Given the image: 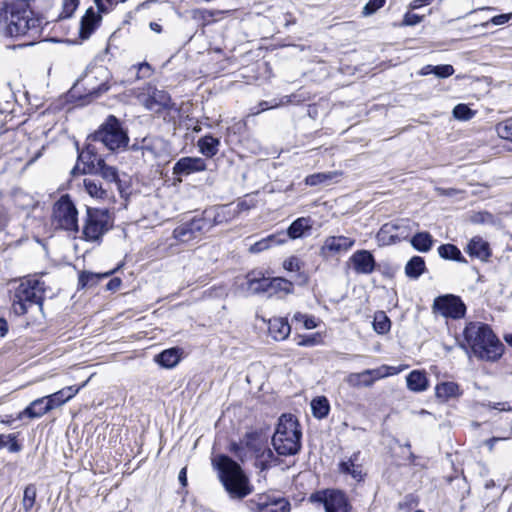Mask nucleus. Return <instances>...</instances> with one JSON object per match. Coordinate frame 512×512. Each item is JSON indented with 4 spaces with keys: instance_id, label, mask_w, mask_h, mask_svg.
<instances>
[{
    "instance_id": "obj_13",
    "label": "nucleus",
    "mask_w": 512,
    "mask_h": 512,
    "mask_svg": "<svg viewBox=\"0 0 512 512\" xmlns=\"http://www.w3.org/2000/svg\"><path fill=\"white\" fill-rule=\"evenodd\" d=\"M208 226L209 224L205 223L201 216H196L177 226L173 231V237L182 243H187L208 232Z\"/></svg>"
},
{
    "instance_id": "obj_51",
    "label": "nucleus",
    "mask_w": 512,
    "mask_h": 512,
    "mask_svg": "<svg viewBox=\"0 0 512 512\" xmlns=\"http://www.w3.org/2000/svg\"><path fill=\"white\" fill-rule=\"evenodd\" d=\"M385 0H369L363 7L362 14L370 16L385 5Z\"/></svg>"
},
{
    "instance_id": "obj_23",
    "label": "nucleus",
    "mask_w": 512,
    "mask_h": 512,
    "mask_svg": "<svg viewBox=\"0 0 512 512\" xmlns=\"http://www.w3.org/2000/svg\"><path fill=\"white\" fill-rule=\"evenodd\" d=\"M101 21L100 14L96 13L92 7L88 8L80 23V37L88 39L95 31Z\"/></svg>"
},
{
    "instance_id": "obj_2",
    "label": "nucleus",
    "mask_w": 512,
    "mask_h": 512,
    "mask_svg": "<svg viewBox=\"0 0 512 512\" xmlns=\"http://www.w3.org/2000/svg\"><path fill=\"white\" fill-rule=\"evenodd\" d=\"M218 478L229 497L241 500L250 495L254 488L241 466L229 456L221 454L212 460Z\"/></svg>"
},
{
    "instance_id": "obj_24",
    "label": "nucleus",
    "mask_w": 512,
    "mask_h": 512,
    "mask_svg": "<svg viewBox=\"0 0 512 512\" xmlns=\"http://www.w3.org/2000/svg\"><path fill=\"white\" fill-rule=\"evenodd\" d=\"M312 229V219L310 217H299L294 220L285 232L286 239H299Z\"/></svg>"
},
{
    "instance_id": "obj_25",
    "label": "nucleus",
    "mask_w": 512,
    "mask_h": 512,
    "mask_svg": "<svg viewBox=\"0 0 512 512\" xmlns=\"http://www.w3.org/2000/svg\"><path fill=\"white\" fill-rule=\"evenodd\" d=\"M201 217L205 223L209 224L208 231L214 226L227 222L231 219L228 206H220L213 210H206Z\"/></svg>"
},
{
    "instance_id": "obj_6",
    "label": "nucleus",
    "mask_w": 512,
    "mask_h": 512,
    "mask_svg": "<svg viewBox=\"0 0 512 512\" xmlns=\"http://www.w3.org/2000/svg\"><path fill=\"white\" fill-rule=\"evenodd\" d=\"M52 224L66 231H78V211L68 194L62 195L53 205Z\"/></svg>"
},
{
    "instance_id": "obj_17",
    "label": "nucleus",
    "mask_w": 512,
    "mask_h": 512,
    "mask_svg": "<svg viewBox=\"0 0 512 512\" xmlns=\"http://www.w3.org/2000/svg\"><path fill=\"white\" fill-rule=\"evenodd\" d=\"M353 269L357 274H371L375 270L376 262L368 250H358L351 257Z\"/></svg>"
},
{
    "instance_id": "obj_37",
    "label": "nucleus",
    "mask_w": 512,
    "mask_h": 512,
    "mask_svg": "<svg viewBox=\"0 0 512 512\" xmlns=\"http://www.w3.org/2000/svg\"><path fill=\"white\" fill-rule=\"evenodd\" d=\"M438 254L445 260H453L459 263H467L459 248L453 244H442L438 247Z\"/></svg>"
},
{
    "instance_id": "obj_53",
    "label": "nucleus",
    "mask_w": 512,
    "mask_h": 512,
    "mask_svg": "<svg viewBox=\"0 0 512 512\" xmlns=\"http://www.w3.org/2000/svg\"><path fill=\"white\" fill-rule=\"evenodd\" d=\"M303 266L300 259L296 256H291L283 262V268L290 272H296Z\"/></svg>"
},
{
    "instance_id": "obj_20",
    "label": "nucleus",
    "mask_w": 512,
    "mask_h": 512,
    "mask_svg": "<svg viewBox=\"0 0 512 512\" xmlns=\"http://www.w3.org/2000/svg\"><path fill=\"white\" fill-rule=\"evenodd\" d=\"M7 33L11 37L25 36L29 34V15L26 11L23 13H12L7 25Z\"/></svg>"
},
{
    "instance_id": "obj_26",
    "label": "nucleus",
    "mask_w": 512,
    "mask_h": 512,
    "mask_svg": "<svg viewBox=\"0 0 512 512\" xmlns=\"http://www.w3.org/2000/svg\"><path fill=\"white\" fill-rule=\"evenodd\" d=\"M49 411H51L50 406H48L44 397L37 398L19 413L18 419H22L24 417L30 419L40 418Z\"/></svg>"
},
{
    "instance_id": "obj_29",
    "label": "nucleus",
    "mask_w": 512,
    "mask_h": 512,
    "mask_svg": "<svg viewBox=\"0 0 512 512\" xmlns=\"http://www.w3.org/2000/svg\"><path fill=\"white\" fill-rule=\"evenodd\" d=\"M407 387L413 392H423L428 388V379L426 373L419 370H413L406 377Z\"/></svg>"
},
{
    "instance_id": "obj_9",
    "label": "nucleus",
    "mask_w": 512,
    "mask_h": 512,
    "mask_svg": "<svg viewBox=\"0 0 512 512\" xmlns=\"http://www.w3.org/2000/svg\"><path fill=\"white\" fill-rule=\"evenodd\" d=\"M312 503L322 504L325 512H350L352 506L347 495L338 489H324L312 493L309 498Z\"/></svg>"
},
{
    "instance_id": "obj_59",
    "label": "nucleus",
    "mask_w": 512,
    "mask_h": 512,
    "mask_svg": "<svg viewBox=\"0 0 512 512\" xmlns=\"http://www.w3.org/2000/svg\"><path fill=\"white\" fill-rule=\"evenodd\" d=\"M85 386V383L81 386H68V387H65L63 389H61L60 391L65 395V398H67V401H69L70 399H72L79 391L82 387Z\"/></svg>"
},
{
    "instance_id": "obj_12",
    "label": "nucleus",
    "mask_w": 512,
    "mask_h": 512,
    "mask_svg": "<svg viewBox=\"0 0 512 512\" xmlns=\"http://www.w3.org/2000/svg\"><path fill=\"white\" fill-rule=\"evenodd\" d=\"M398 373L395 367L383 365L377 369H367L360 373H350L345 381L352 387H369L376 380Z\"/></svg>"
},
{
    "instance_id": "obj_34",
    "label": "nucleus",
    "mask_w": 512,
    "mask_h": 512,
    "mask_svg": "<svg viewBox=\"0 0 512 512\" xmlns=\"http://www.w3.org/2000/svg\"><path fill=\"white\" fill-rule=\"evenodd\" d=\"M155 361L164 368H173L180 361V350L178 348H170L162 351L155 357Z\"/></svg>"
},
{
    "instance_id": "obj_1",
    "label": "nucleus",
    "mask_w": 512,
    "mask_h": 512,
    "mask_svg": "<svg viewBox=\"0 0 512 512\" xmlns=\"http://www.w3.org/2000/svg\"><path fill=\"white\" fill-rule=\"evenodd\" d=\"M459 346L466 352L483 361L495 362L504 353V345L491 327L482 322H468L463 330V340Z\"/></svg>"
},
{
    "instance_id": "obj_36",
    "label": "nucleus",
    "mask_w": 512,
    "mask_h": 512,
    "mask_svg": "<svg viewBox=\"0 0 512 512\" xmlns=\"http://www.w3.org/2000/svg\"><path fill=\"white\" fill-rule=\"evenodd\" d=\"M425 271V260L421 256H413L405 265V274L410 279H418Z\"/></svg>"
},
{
    "instance_id": "obj_61",
    "label": "nucleus",
    "mask_w": 512,
    "mask_h": 512,
    "mask_svg": "<svg viewBox=\"0 0 512 512\" xmlns=\"http://www.w3.org/2000/svg\"><path fill=\"white\" fill-rule=\"evenodd\" d=\"M301 101H302V99L298 98V96L296 94H291V95H286V96L282 97L280 102H277V103L280 106V105H284V104L299 103Z\"/></svg>"
},
{
    "instance_id": "obj_55",
    "label": "nucleus",
    "mask_w": 512,
    "mask_h": 512,
    "mask_svg": "<svg viewBox=\"0 0 512 512\" xmlns=\"http://www.w3.org/2000/svg\"><path fill=\"white\" fill-rule=\"evenodd\" d=\"M512 19V13H507V14H499V15H496L494 17H492L490 19V21L486 22V23H483L482 26L483 27H487L489 23L493 24V25H503L505 23H507L509 20Z\"/></svg>"
},
{
    "instance_id": "obj_33",
    "label": "nucleus",
    "mask_w": 512,
    "mask_h": 512,
    "mask_svg": "<svg viewBox=\"0 0 512 512\" xmlns=\"http://www.w3.org/2000/svg\"><path fill=\"white\" fill-rule=\"evenodd\" d=\"M410 244L415 250L422 253H427L433 247L434 239L429 232H417L410 239Z\"/></svg>"
},
{
    "instance_id": "obj_54",
    "label": "nucleus",
    "mask_w": 512,
    "mask_h": 512,
    "mask_svg": "<svg viewBox=\"0 0 512 512\" xmlns=\"http://www.w3.org/2000/svg\"><path fill=\"white\" fill-rule=\"evenodd\" d=\"M269 247L276 246L287 242L285 232L271 234L265 238Z\"/></svg>"
},
{
    "instance_id": "obj_10",
    "label": "nucleus",
    "mask_w": 512,
    "mask_h": 512,
    "mask_svg": "<svg viewBox=\"0 0 512 512\" xmlns=\"http://www.w3.org/2000/svg\"><path fill=\"white\" fill-rule=\"evenodd\" d=\"M247 448L249 453L256 457V467L260 468L261 472L270 468L275 464L276 457L273 451L269 448H264L261 440V435L258 432H248L240 441Z\"/></svg>"
},
{
    "instance_id": "obj_28",
    "label": "nucleus",
    "mask_w": 512,
    "mask_h": 512,
    "mask_svg": "<svg viewBox=\"0 0 512 512\" xmlns=\"http://www.w3.org/2000/svg\"><path fill=\"white\" fill-rule=\"evenodd\" d=\"M341 176L342 172L340 171L319 172L308 175L305 178V183L309 186H317L321 184L329 185L331 183L338 182Z\"/></svg>"
},
{
    "instance_id": "obj_22",
    "label": "nucleus",
    "mask_w": 512,
    "mask_h": 512,
    "mask_svg": "<svg viewBox=\"0 0 512 512\" xmlns=\"http://www.w3.org/2000/svg\"><path fill=\"white\" fill-rule=\"evenodd\" d=\"M270 284V278L260 271H252L246 276L247 289L253 294L270 291Z\"/></svg>"
},
{
    "instance_id": "obj_57",
    "label": "nucleus",
    "mask_w": 512,
    "mask_h": 512,
    "mask_svg": "<svg viewBox=\"0 0 512 512\" xmlns=\"http://www.w3.org/2000/svg\"><path fill=\"white\" fill-rule=\"evenodd\" d=\"M100 13H108L114 6L115 0H94Z\"/></svg>"
},
{
    "instance_id": "obj_3",
    "label": "nucleus",
    "mask_w": 512,
    "mask_h": 512,
    "mask_svg": "<svg viewBox=\"0 0 512 512\" xmlns=\"http://www.w3.org/2000/svg\"><path fill=\"white\" fill-rule=\"evenodd\" d=\"M46 290V283L37 275L24 277L10 295L13 313L23 316L33 305H37L42 310Z\"/></svg>"
},
{
    "instance_id": "obj_48",
    "label": "nucleus",
    "mask_w": 512,
    "mask_h": 512,
    "mask_svg": "<svg viewBox=\"0 0 512 512\" xmlns=\"http://www.w3.org/2000/svg\"><path fill=\"white\" fill-rule=\"evenodd\" d=\"M292 321L296 323H303L305 329H314L317 327L316 319L313 316L296 312L293 315Z\"/></svg>"
},
{
    "instance_id": "obj_42",
    "label": "nucleus",
    "mask_w": 512,
    "mask_h": 512,
    "mask_svg": "<svg viewBox=\"0 0 512 512\" xmlns=\"http://www.w3.org/2000/svg\"><path fill=\"white\" fill-rule=\"evenodd\" d=\"M5 447L10 453H18L22 450V445L17 441L16 434H0V449Z\"/></svg>"
},
{
    "instance_id": "obj_27",
    "label": "nucleus",
    "mask_w": 512,
    "mask_h": 512,
    "mask_svg": "<svg viewBox=\"0 0 512 512\" xmlns=\"http://www.w3.org/2000/svg\"><path fill=\"white\" fill-rule=\"evenodd\" d=\"M268 330L273 339L282 341L289 336L291 326L286 319L278 317L269 320Z\"/></svg>"
},
{
    "instance_id": "obj_35",
    "label": "nucleus",
    "mask_w": 512,
    "mask_h": 512,
    "mask_svg": "<svg viewBox=\"0 0 512 512\" xmlns=\"http://www.w3.org/2000/svg\"><path fill=\"white\" fill-rule=\"evenodd\" d=\"M359 453H354L347 461L339 464L341 473L350 474L354 479L361 480L363 477L362 466L357 464Z\"/></svg>"
},
{
    "instance_id": "obj_21",
    "label": "nucleus",
    "mask_w": 512,
    "mask_h": 512,
    "mask_svg": "<svg viewBox=\"0 0 512 512\" xmlns=\"http://www.w3.org/2000/svg\"><path fill=\"white\" fill-rule=\"evenodd\" d=\"M465 251L471 257L478 258L481 261H487L491 256L489 243L479 236L473 237L469 241Z\"/></svg>"
},
{
    "instance_id": "obj_63",
    "label": "nucleus",
    "mask_w": 512,
    "mask_h": 512,
    "mask_svg": "<svg viewBox=\"0 0 512 512\" xmlns=\"http://www.w3.org/2000/svg\"><path fill=\"white\" fill-rule=\"evenodd\" d=\"M433 0H413L410 4H409V7L411 10H416V9H419L425 5H429L432 3Z\"/></svg>"
},
{
    "instance_id": "obj_38",
    "label": "nucleus",
    "mask_w": 512,
    "mask_h": 512,
    "mask_svg": "<svg viewBox=\"0 0 512 512\" xmlns=\"http://www.w3.org/2000/svg\"><path fill=\"white\" fill-rule=\"evenodd\" d=\"M115 271H116V269L110 270V271L105 272V273H93V272L83 271V272H82V273H80V275H79V278H78V285H79L81 288H85V287H88V286H94V285H96V284H97L101 279L109 277V276H110V275H112Z\"/></svg>"
},
{
    "instance_id": "obj_64",
    "label": "nucleus",
    "mask_w": 512,
    "mask_h": 512,
    "mask_svg": "<svg viewBox=\"0 0 512 512\" xmlns=\"http://www.w3.org/2000/svg\"><path fill=\"white\" fill-rule=\"evenodd\" d=\"M121 283H122L121 279H120V278L115 277V278H112V279L107 283L106 288H107V290H109V291H115V290H117V289L121 286Z\"/></svg>"
},
{
    "instance_id": "obj_15",
    "label": "nucleus",
    "mask_w": 512,
    "mask_h": 512,
    "mask_svg": "<svg viewBox=\"0 0 512 512\" xmlns=\"http://www.w3.org/2000/svg\"><path fill=\"white\" fill-rule=\"evenodd\" d=\"M355 244V240L345 236H329L320 248V256L329 258L340 252L348 251Z\"/></svg>"
},
{
    "instance_id": "obj_32",
    "label": "nucleus",
    "mask_w": 512,
    "mask_h": 512,
    "mask_svg": "<svg viewBox=\"0 0 512 512\" xmlns=\"http://www.w3.org/2000/svg\"><path fill=\"white\" fill-rule=\"evenodd\" d=\"M435 394L437 398L446 401L450 398L460 396L461 391L459 385L456 382L447 381L436 385Z\"/></svg>"
},
{
    "instance_id": "obj_47",
    "label": "nucleus",
    "mask_w": 512,
    "mask_h": 512,
    "mask_svg": "<svg viewBox=\"0 0 512 512\" xmlns=\"http://www.w3.org/2000/svg\"><path fill=\"white\" fill-rule=\"evenodd\" d=\"M496 132L500 138L512 142V117L498 123Z\"/></svg>"
},
{
    "instance_id": "obj_58",
    "label": "nucleus",
    "mask_w": 512,
    "mask_h": 512,
    "mask_svg": "<svg viewBox=\"0 0 512 512\" xmlns=\"http://www.w3.org/2000/svg\"><path fill=\"white\" fill-rule=\"evenodd\" d=\"M10 219L8 209L0 204V231H3L8 226Z\"/></svg>"
},
{
    "instance_id": "obj_5",
    "label": "nucleus",
    "mask_w": 512,
    "mask_h": 512,
    "mask_svg": "<svg viewBox=\"0 0 512 512\" xmlns=\"http://www.w3.org/2000/svg\"><path fill=\"white\" fill-rule=\"evenodd\" d=\"M87 140L100 143L110 151H116L127 147L129 137L121 122L114 115H109Z\"/></svg>"
},
{
    "instance_id": "obj_11",
    "label": "nucleus",
    "mask_w": 512,
    "mask_h": 512,
    "mask_svg": "<svg viewBox=\"0 0 512 512\" xmlns=\"http://www.w3.org/2000/svg\"><path fill=\"white\" fill-rule=\"evenodd\" d=\"M251 512H290L291 504L288 499L270 493L256 494L246 502Z\"/></svg>"
},
{
    "instance_id": "obj_50",
    "label": "nucleus",
    "mask_w": 512,
    "mask_h": 512,
    "mask_svg": "<svg viewBox=\"0 0 512 512\" xmlns=\"http://www.w3.org/2000/svg\"><path fill=\"white\" fill-rule=\"evenodd\" d=\"M79 5V0H63L62 12L60 18H69L76 11Z\"/></svg>"
},
{
    "instance_id": "obj_60",
    "label": "nucleus",
    "mask_w": 512,
    "mask_h": 512,
    "mask_svg": "<svg viewBox=\"0 0 512 512\" xmlns=\"http://www.w3.org/2000/svg\"><path fill=\"white\" fill-rule=\"evenodd\" d=\"M270 248L265 240V238L255 242L253 245H251L250 247V252L252 253H259V252H262L266 249Z\"/></svg>"
},
{
    "instance_id": "obj_49",
    "label": "nucleus",
    "mask_w": 512,
    "mask_h": 512,
    "mask_svg": "<svg viewBox=\"0 0 512 512\" xmlns=\"http://www.w3.org/2000/svg\"><path fill=\"white\" fill-rule=\"evenodd\" d=\"M48 406H50V410H53L67 402V398L65 395L59 390L53 394L44 396Z\"/></svg>"
},
{
    "instance_id": "obj_14",
    "label": "nucleus",
    "mask_w": 512,
    "mask_h": 512,
    "mask_svg": "<svg viewBox=\"0 0 512 512\" xmlns=\"http://www.w3.org/2000/svg\"><path fill=\"white\" fill-rule=\"evenodd\" d=\"M102 159L103 157L98 153L96 143L87 140L85 148L78 153V162L83 164V168L80 170L79 165L77 164L72 169V174H75L76 172L82 174L94 173L99 163H102Z\"/></svg>"
},
{
    "instance_id": "obj_8",
    "label": "nucleus",
    "mask_w": 512,
    "mask_h": 512,
    "mask_svg": "<svg viewBox=\"0 0 512 512\" xmlns=\"http://www.w3.org/2000/svg\"><path fill=\"white\" fill-rule=\"evenodd\" d=\"M432 312L446 319H463L467 312V306L460 296L444 294L433 300Z\"/></svg>"
},
{
    "instance_id": "obj_45",
    "label": "nucleus",
    "mask_w": 512,
    "mask_h": 512,
    "mask_svg": "<svg viewBox=\"0 0 512 512\" xmlns=\"http://www.w3.org/2000/svg\"><path fill=\"white\" fill-rule=\"evenodd\" d=\"M270 281V290L282 291L285 294H290L293 292V283L287 279L282 277H275L270 279Z\"/></svg>"
},
{
    "instance_id": "obj_56",
    "label": "nucleus",
    "mask_w": 512,
    "mask_h": 512,
    "mask_svg": "<svg viewBox=\"0 0 512 512\" xmlns=\"http://www.w3.org/2000/svg\"><path fill=\"white\" fill-rule=\"evenodd\" d=\"M422 20H423V16H420L418 14H414L411 12H407L403 17L402 25L403 26H415V25L419 24L420 22H422Z\"/></svg>"
},
{
    "instance_id": "obj_19",
    "label": "nucleus",
    "mask_w": 512,
    "mask_h": 512,
    "mask_svg": "<svg viewBox=\"0 0 512 512\" xmlns=\"http://www.w3.org/2000/svg\"><path fill=\"white\" fill-rule=\"evenodd\" d=\"M144 105L147 109L155 112H160L164 109H171L173 103L170 95L164 91L154 88L144 101Z\"/></svg>"
},
{
    "instance_id": "obj_52",
    "label": "nucleus",
    "mask_w": 512,
    "mask_h": 512,
    "mask_svg": "<svg viewBox=\"0 0 512 512\" xmlns=\"http://www.w3.org/2000/svg\"><path fill=\"white\" fill-rule=\"evenodd\" d=\"M455 70L450 64L437 65L434 67V75L438 78H448L454 74Z\"/></svg>"
},
{
    "instance_id": "obj_7",
    "label": "nucleus",
    "mask_w": 512,
    "mask_h": 512,
    "mask_svg": "<svg viewBox=\"0 0 512 512\" xmlns=\"http://www.w3.org/2000/svg\"><path fill=\"white\" fill-rule=\"evenodd\" d=\"M110 216L107 209L87 208L83 226V238L86 241H99L109 230Z\"/></svg>"
},
{
    "instance_id": "obj_39",
    "label": "nucleus",
    "mask_w": 512,
    "mask_h": 512,
    "mask_svg": "<svg viewBox=\"0 0 512 512\" xmlns=\"http://www.w3.org/2000/svg\"><path fill=\"white\" fill-rule=\"evenodd\" d=\"M311 409L313 416L318 419L327 417L330 411V404L326 397L319 396L312 400Z\"/></svg>"
},
{
    "instance_id": "obj_4",
    "label": "nucleus",
    "mask_w": 512,
    "mask_h": 512,
    "mask_svg": "<svg viewBox=\"0 0 512 512\" xmlns=\"http://www.w3.org/2000/svg\"><path fill=\"white\" fill-rule=\"evenodd\" d=\"M302 432L297 419L291 414L279 418L276 430L272 437V445L280 456L297 454L301 449Z\"/></svg>"
},
{
    "instance_id": "obj_62",
    "label": "nucleus",
    "mask_w": 512,
    "mask_h": 512,
    "mask_svg": "<svg viewBox=\"0 0 512 512\" xmlns=\"http://www.w3.org/2000/svg\"><path fill=\"white\" fill-rule=\"evenodd\" d=\"M40 28V21L39 19H35L29 16V33H32L33 35L39 33Z\"/></svg>"
},
{
    "instance_id": "obj_18",
    "label": "nucleus",
    "mask_w": 512,
    "mask_h": 512,
    "mask_svg": "<svg viewBox=\"0 0 512 512\" xmlns=\"http://www.w3.org/2000/svg\"><path fill=\"white\" fill-rule=\"evenodd\" d=\"M401 226L398 223H385L382 225L380 230L376 235V240L379 246H388L395 243L400 242L402 239H405L402 233H399Z\"/></svg>"
},
{
    "instance_id": "obj_43",
    "label": "nucleus",
    "mask_w": 512,
    "mask_h": 512,
    "mask_svg": "<svg viewBox=\"0 0 512 512\" xmlns=\"http://www.w3.org/2000/svg\"><path fill=\"white\" fill-rule=\"evenodd\" d=\"M37 496V489L34 484L25 487L22 499V507L25 512H30L33 508Z\"/></svg>"
},
{
    "instance_id": "obj_44",
    "label": "nucleus",
    "mask_w": 512,
    "mask_h": 512,
    "mask_svg": "<svg viewBox=\"0 0 512 512\" xmlns=\"http://www.w3.org/2000/svg\"><path fill=\"white\" fill-rule=\"evenodd\" d=\"M229 451L242 463L253 457L241 442H231L229 445Z\"/></svg>"
},
{
    "instance_id": "obj_31",
    "label": "nucleus",
    "mask_w": 512,
    "mask_h": 512,
    "mask_svg": "<svg viewBox=\"0 0 512 512\" xmlns=\"http://www.w3.org/2000/svg\"><path fill=\"white\" fill-rule=\"evenodd\" d=\"M197 146L204 156L212 158L219 151L220 140L212 135H205L198 140Z\"/></svg>"
},
{
    "instance_id": "obj_16",
    "label": "nucleus",
    "mask_w": 512,
    "mask_h": 512,
    "mask_svg": "<svg viewBox=\"0 0 512 512\" xmlns=\"http://www.w3.org/2000/svg\"><path fill=\"white\" fill-rule=\"evenodd\" d=\"M206 162L200 157H182L173 166V175L188 176L190 174L204 171Z\"/></svg>"
},
{
    "instance_id": "obj_41",
    "label": "nucleus",
    "mask_w": 512,
    "mask_h": 512,
    "mask_svg": "<svg viewBox=\"0 0 512 512\" xmlns=\"http://www.w3.org/2000/svg\"><path fill=\"white\" fill-rule=\"evenodd\" d=\"M373 328L378 334H386L390 331L391 321L383 311L375 313Z\"/></svg>"
},
{
    "instance_id": "obj_40",
    "label": "nucleus",
    "mask_w": 512,
    "mask_h": 512,
    "mask_svg": "<svg viewBox=\"0 0 512 512\" xmlns=\"http://www.w3.org/2000/svg\"><path fill=\"white\" fill-rule=\"evenodd\" d=\"M94 174L100 175L108 183H117L119 180L117 169L115 167L107 165L104 159H102V163H99V165L96 167V171H94Z\"/></svg>"
},
{
    "instance_id": "obj_30",
    "label": "nucleus",
    "mask_w": 512,
    "mask_h": 512,
    "mask_svg": "<svg viewBox=\"0 0 512 512\" xmlns=\"http://www.w3.org/2000/svg\"><path fill=\"white\" fill-rule=\"evenodd\" d=\"M85 191L95 199H108L109 192L104 188L102 182L96 178H85L83 181Z\"/></svg>"
},
{
    "instance_id": "obj_46",
    "label": "nucleus",
    "mask_w": 512,
    "mask_h": 512,
    "mask_svg": "<svg viewBox=\"0 0 512 512\" xmlns=\"http://www.w3.org/2000/svg\"><path fill=\"white\" fill-rule=\"evenodd\" d=\"M453 116L457 120L468 121L473 118L476 111L472 110L466 104H457L453 109Z\"/></svg>"
}]
</instances>
